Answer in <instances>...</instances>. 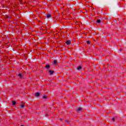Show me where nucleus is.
<instances>
[{
    "mask_svg": "<svg viewBox=\"0 0 126 126\" xmlns=\"http://www.w3.org/2000/svg\"><path fill=\"white\" fill-rule=\"evenodd\" d=\"M42 98H43V99H47V96H43L42 97Z\"/></svg>",
    "mask_w": 126,
    "mask_h": 126,
    "instance_id": "13",
    "label": "nucleus"
},
{
    "mask_svg": "<svg viewBox=\"0 0 126 126\" xmlns=\"http://www.w3.org/2000/svg\"><path fill=\"white\" fill-rule=\"evenodd\" d=\"M19 76L21 78H23V76H22V74H19Z\"/></svg>",
    "mask_w": 126,
    "mask_h": 126,
    "instance_id": "10",
    "label": "nucleus"
},
{
    "mask_svg": "<svg viewBox=\"0 0 126 126\" xmlns=\"http://www.w3.org/2000/svg\"><path fill=\"white\" fill-rule=\"evenodd\" d=\"M48 18H50V17H52V15L49 14L47 15Z\"/></svg>",
    "mask_w": 126,
    "mask_h": 126,
    "instance_id": "8",
    "label": "nucleus"
},
{
    "mask_svg": "<svg viewBox=\"0 0 126 126\" xmlns=\"http://www.w3.org/2000/svg\"><path fill=\"white\" fill-rule=\"evenodd\" d=\"M81 66H80L77 67V69H81Z\"/></svg>",
    "mask_w": 126,
    "mask_h": 126,
    "instance_id": "15",
    "label": "nucleus"
},
{
    "mask_svg": "<svg viewBox=\"0 0 126 126\" xmlns=\"http://www.w3.org/2000/svg\"><path fill=\"white\" fill-rule=\"evenodd\" d=\"M75 24H76V25H79V23L78 22H76V23H75Z\"/></svg>",
    "mask_w": 126,
    "mask_h": 126,
    "instance_id": "14",
    "label": "nucleus"
},
{
    "mask_svg": "<svg viewBox=\"0 0 126 126\" xmlns=\"http://www.w3.org/2000/svg\"><path fill=\"white\" fill-rule=\"evenodd\" d=\"M91 43V42L90 41H87V44H90Z\"/></svg>",
    "mask_w": 126,
    "mask_h": 126,
    "instance_id": "12",
    "label": "nucleus"
},
{
    "mask_svg": "<svg viewBox=\"0 0 126 126\" xmlns=\"http://www.w3.org/2000/svg\"><path fill=\"white\" fill-rule=\"evenodd\" d=\"M12 105H13L14 106V105H16V102L15 101L13 100L12 101Z\"/></svg>",
    "mask_w": 126,
    "mask_h": 126,
    "instance_id": "5",
    "label": "nucleus"
},
{
    "mask_svg": "<svg viewBox=\"0 0 126 126\" xmlns=\"http://www.w3.org/2000/svg\"><path fill=\"white\" fill-rule=\"evenodd\" d=\"M19 1H20V2H22V0H19Z\"/></svg>",
    "mask_w": 126,
    "mask_h": 126,
    "instance_id": "17",
    "label": "nucleus"
},
{
    "mask_svg": "<svg viewBox=\"0 0 126 126\" xmlns=\"http://www.w3.org/2000/svg\"><path fill=\"white\" fill-rule=\"evenodd\" d=\"M25 106V104L24 103L20 105L21 109H23Z\"/></svg>",
    "mask_w": 126,
    "mask_h": 126,
    "instance_id": "3",
    "label": "nucleus"
},
{
    "mask_svg": "<svg viewBox=\"0 0 126 126\" xmlns=\"http://www.w3.org/2000/svg\"><path fill=\"white\" fill-rule=\"evenodd\" d=\"M100 22H101V20H100L99 19L97 20L96 23H100Z\"/></svg>",
    "mask_w": 126,
    "mask_h": 126,
    "instance_id": "11",
    "label": "nucleus"
},
{
    "mask_svg": "<svg viewBox=\"0 0 126 126\" xmlns=\"http://www.w3.org/2000/svg\"><path fill=\"white\" fill-rule=\"evenodd\" d=\"M113 122H115V118H112Z\"/></svg>",
    "mask_w": 126,
    "mask_h": 126,
    "instance_id": "16",
    "label": "nucleus"
},
{
    "mask_svg": "<svg viewBox=\"0 0 126 126\" xmlns=\"http://www.w3.org/2000/svg\"><path fill=\"white\" fill-rule=\"evenodd\" d=\"M65 44L67 45H69L71 44V41L70 40H67L65 42Z\"/></svg>",
    "mask_w": 126,
    "mask_h": 126,
    "instance_id": "1",
    "label": "nucleus"
},
{
    "mask_svg": "<svg viewBox=\"0 0 126 126\" xmlns=\"http://www.w3.org/2000/svg\"><path fill=\"white\" fill-rule=\"evenodd\" d=\"M35 95L36 97H38V96H40V94H39V93H35Z\"/></svg>",
    "mask_w": 126,
    "mask_h": 126,
    "instance_id": "7",
    "label": "nucleus"
},
{
    "mask_svg": "<svg viewBox=\"0 0 126 126\" xmlns=\"http://www.w3.org/2000/svg\"><path fill=\"white\" fill-rule=\"evenodd\" d=\"M53 63H54V64H55V65L57 64V63H58V61H57V60H54V61H53Z\"/></svg>",
    "mask_w": 126,
    "mask_h": 126,
    "instance_id": "6",
    "label": "nucleus"
},
{
    "mask_svg": "<svg viewBox=\"0 0 126 126\" xmlns=\"http://www.w3.org/2000/svg\"><path fill=\"white\" fill-rule=\"evenodd\" d=\"M50 67H51V66L49 64H47L45 66V68H47V69H49V68H50Z\"/></svg>",
    "mask_w": 126,
    "mask_h": 126,
    "instance_id": "4",
    "label": "nucleus"
},
{
    "mask_svg": "<svg viewBox=\"0 0 126 126\" xmlns=\"http://www.w3.org/2000/svg\"><path fill=\"white\" fill-rule=\"evenodd\" d=\"M49 72L50 74H53L55 72V71L49 70Z\"/></svg>",
    "mask_w": 126,
    "mask_h": 126,
    "instance_id": "2",
    "label": "nucleus"
},
{
    "mask_svg": "<svg viewBox=\"0 0 126 126\" xmlns=\"http://www.w3.org/2000/svg\"><path fill=\"white\" fill-rule=\"evenodd\" d=\"M81 110H82V108H78L77 109V112H79V111H81Z\"/></svg>",
    "mask_w": 126,
    "mask_h": 126,
    "instance_id": "9",
    "label": "nucleus"
}]
</instances>
